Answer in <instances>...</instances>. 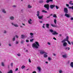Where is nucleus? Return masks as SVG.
Instances as JSON below:
<instances>
[{
	"label": "nucleus",
	"instance_id": "obj_1",
	"mask_svg": "<svg viewBox=\"0 0 73 73\" xmlns=\"http://www.w3.org/2000/svg\"><path fill=\"white\" fill-rule=\"evenodd\" d=\"M35 43H33V44L32 46L33 48H35L36 49H38V46H40V45H39V43L37 42H35Z\"/></svg>",
	"mask_w": 73,
	"mask_h": 73
},
{
	"label": "nucleus",
	"instance_id": "obj_2",
	"mask_svg": "<svg viewBox=\"0 0 73 73\" xmlns=\"http://www.w3.org/2000/svg\"><path fill=\"white\" fill-rule=\"evenodd\" d=\"M37 16L38 17L39 19H42L43 17V15L40 16V11H37V14H36Z\"/></svg>",
	"mask_w": 73,
	"mask_h": 73
},
{
	"label": "nucleus",
	"instance_id": "obj_3",
	"mask_svg": "<svg viewBox=\"0 0 73 73\" xmlns=\"http://www.w3.org/2000/svg\"><path fill=\"white\" fill-rule=\"evenodd\" d=\"M49 31L51 33H53L52 35H58V33L56 32V31H54L52 29H50ZM54 32V33H53Z\"/></svg>",
	"mask_w": 73,
	"mask_h": 73
},
{
	"label": "nucleus",
	"instance_id": "obj_4",
	"mask_svg": "<svg viewBox=\"0 0 73 73\" xmlns=\"http://www.w3.org/2000/svg\"><path fill=\"white\" fill-rule=\"evenodd\" d=\"M44 7L47 9V11L49 9V4H46L44 5Z\"/></svg>",
	"mask_w": 73,
	"mask_h": 73
},
{
	"label": "nucleus",
	"instance_id": "obj_5",
	"mask_svg": "<svg viewBox=\"0 0 73 73\" xmlns=\"http://www.w3.org/2000/svg\"><path fill=\"white\" fill-rule=\"evenodd\" d=\"M40 54H44V53L45 54H48V53H47L46 52H45V51H40Z\"/></svg>",
	"mask_w": 73,
	"mask_h": 73
},
{
	"label": "nucleus",
	"instance_id": "obj_6",
	"mask_svg": "<svg viewBox=\"0 0 73 73\" xmlns=\"http://www.w3.org/2000/svg\"><path fill=\"white\" fill-rule=\"evenodd\" d=\"M64 12L65 13H68V10L67 8H64Z\"/></svg>",
	"mask_w": 73,
	"mask_h": 73
},
{
	"label": "nucleus",
	"instance_id": "obj_7",
	"mask_svg": "<svg viewBox=\"0 0 73 73\" xmlns=\"http://www.w3.org/2000/svg\"><path fill=\"white\" fill-rule=\"evenodd\" d=\"M68 36H67L66 38L64 39V40L62 41V42H65V41H67L68 40Z\"/></svg>",
	"mask_w": 73,
	"mask_h": 73
},
{
	"label": "nucleus",
	"instance_id": "obj_8",
	"mask_svg": "<svg viewBox=\"0 0 73 73\" xmlns=\"http://www.w3.org/2000/svg\"><path fill=\"white\" fill-rule=\"evenodd\" d=\"M56 6L55 5H50V8L51 9H53V8H54V7H55V6Z\"/></svg>",
	"mask_w": 73,
	"mask_h": 73
},
{
	"label": "nucleus",
	"instance_id": "obj_9",
	"mask_svg": "<svg viewBox=\"0 0 73 73\" xmlns=\"http://www.w3.org/2000/svg\"><path fill=\"white\" fill-rule=\"evenodd\" d=\"M51 25L52 27H54V28L56 27V28H58V26L56 25H54L53 23H52L51 24Z\"/></svg>",
	"mask_w": 73,
	"mask_h": 73
},
{
	"label": "nucleus",
	"instance_id": "obj_10",
	"mask_svg": "<svg viewBox=\"0 0 73 73\" xmlns=\"http://www.w3.org/2000/svg\"><path fill=\"white\" fill-rule=\"evenodd\" d=\"M65 16H66V17H68V18H69L70 17V15H69V14H67V13L65 14Z\"/></svg>",
	"mask_w": 73,
	"mask_h": 73
},
{
	"label": "nucleus",
	"instance_id": "obj_11",
	"mask_svg": "<svg viewBox=\"0 0 73 73\" xmlns=\"http://www.w3.org/2000/svg\"><path fill=\"white\" fill-rule=\"evenodd\" d=\"M53 2V0H47L46 1V2L47 3H49V2Z\"/></svg>",
	"mask_w": 73,
	"mask_h": 73
},
{
	"label": "nucleus",
	"instance_id": "obj_12",
	"mask_svg": "<svg viewBox=\"0 0 73 73\" xmlns=\"http://www.w3.org/2000/svg\"><path fill=\"white\" fill-rule=\"evenodd\" d=\"M67 38L68 39L67 40V41L68 44H69V45H71V43H70V42L69 41V36H68V38Z\"/></svg>",
	"mask_w": 73,
	"mask_h": 73
},
{
	"label": "nucleus",
	"instance_id": "obj_13",
	"mask_svg": "<svg viewBox=\"0 0 73 73\" xmlns=\"http://www.w3.org/2000/svg\"><path fill=\"white\" fill-rule=\"evenodd\" d=\"M32 21V19H30V20L28 21L29 24H32V23L31 22V21Z\"/></svg>",
	"mask_w": 73,
	"mask_h": 73
},
{
	"label": "nucleus",
	"instance_id": "obj_14",
	"mask_svg": "<svg viewBox=\"0 0 73 73\" xmlns=\"http://www.w3.org/2000/svg\"><path fill=\"white\" fill-rule=\"evenodd\" d=\"M63 45L64 46H66L67 45V43H66V42H64Z\"/></svg>",
	"mask_w": 73,
	"mask_h": 73
},
{
	"label": "nucleus",
	"instance_id": "obj_15",
	"mask_svg": "<svg viewBox=\"0 0 73 73\" xmlns=\"http://www.w3.org/2000/svg\"><path fill=\"white\" fill-rule=\"evenodd\" d=\"M46 25V27L47 28H49V24H47Z\"/></svg>",
	"mask_w": 73,
	"mask_h": 73
},
{
	"label": "nucleus",
	"instance_id": "obj_16",
	"mask_svg": "<svg viewBox=\"0 0 73 73\" xmlns=\"http://www.w3.org/2000/svg\"><path fill=\"white\" fill-rule=\"evenodd\" d=\"M54 23H55V24H57V20H56V19H55L54 21Z\"/></svg>",
	"mask_w": 73,
	"mask_h": 73
},
{
	"label": "nucleus",
	"instance_id": "obj_17",
	"mask_svg": "<svg viewBox=\"0 0 73 73\" xmlns=\"http://www.w3.org/2000/svg\"><path fill=\"white\" fill-rule=\"evenodd\" d=\"M37 69L40 72H41V68H40L39 67H38L37 68Z\"/></svg>",
	"mask_w": 73,
	"mask_h": 73
},
{
	"label": "nucleus",
	"instance_id": "obj_18",
	"mask_svg": "<svg viewBox=\"0 0 73 73\" xmlns=\"http://www.w3.org/2000/svg\"><path fill=\"white\" fill-rule=\"evenodd\" d=\"M10 19L11 20H14V17H13V16H11V17H10Z\"/></svg>",
	"mask_w": 73,
	"mask_h": 73
},
{
	"label": "nucleus",
	"instance_id": "obj_19",
	"mask_svg": "<svg viewBox=\"0 0 73 73\" xmlns=\"http://www.w3.org/2000/svg\"><path fill=\"white\" fill-rule=\"evenodd\" d=\"M28 8H32V6H31V5H29L27 7Z\"/></svg>",
	"mask_w": 73,
	"mask_h": 73
},
{
	"label": "nucleus",
	"instance_id": "obj_20",
	"mask_svg": "<svg viewBox=\"0 0 73 73\" xmlns=\"http://www.w3.org/2000/svg\"><path fill=\"white\" fill-rule=\"evenodd\" d=\"M7 73H13V71L12 70H10V71L7 72Z\"/></svg>",
	"mask_w": 73,
	"mask_h": 73
},
{
	"label": "nucleus",
	"instance_id": "obj_21",
	"mask_svg": "<svg viewBox=\"0 0 73 73\" xmlns=\"http://www.w3.org/2000/svg\"><path fill=\"white\" fill-rule=\"evenodd\" d=\"M42 12H43V13H46L47 12V11L44 10H42Z\"/></svg>",
	"mask_w": 73,
	"mask_h": 73
},
{
	"label": "nucleus",
	"instance_id": "obj_22",
	"mask_svg": "<svg viewBox=\"0 0 73 73\" xmlns=\"http://www.w3.org/2000/svg\"><path fill=\"white\" fill-rule=\"evenodd\" d=\"M70 66L71 67H73V62H71V64H70Z\"/></svg>",
	"mask_w": 73,
	"mask_h": 73
},
{
	"label": "nucleus",
	"instance_id": "obj_23",
	"mask_svg": "<svg viewBox=\"0 0 73 73\" xmlns=\"http://www.w3.org/2000/svg\"><path fill=\"white\" fill-rule=\"evenodd\" d=\"M53 17H55V18H57V15L56 14H53Z\"/></svg>",
	"mask_w": 73,
	"mask_h": 73
},
{
	"label": "nucleus",
	"instance_id": "obj_24",
	"mask_svg": "<svg viewBox=\"0 0 73 73\" xmlns=\"http://www.w3.org/2000/svg\"><path fill=\"white\" fill-rule=\"evenodd\" d=\"M2 12L3 13H6V11H5V9H3L2 10Z\"/></svg>",
	"mask_w": 73,
	"mask_h": 73
},
{
	"label": "nucleus",
	"instance_id": "obj_25",
	"mask_svg": "<svg viewBox=\"0 0 73 73\" xmlns=\"http://www.w3.org/2000/svg\"><path fill=\"white\" fill-rule=\"evenodd\" d=\"M39 3H44V1H43V0L40 1H39Z\"/></svg>",
	"mask_w": 73,
	"mask_h": 73
},
{
	"label": "nucleus",
	"instance_id": "obj_26",
	"mask_svg": "<svg viewBox=\"0 0 73 73\" xmlns=\"http://www.w3.org/2000/svg\"><path fill=\"white\" fill-rule=\"evenodd\" d=\"M25 68V66L24 65H23L21 67V69H23L24 68Z\"/></svg>",
	"mask_w": 73,
	"mask_h": 73
},
{
	"label": "nucleus",
	"instance_id": "obj_27",
	"mask_svg": "<svg viewBox=\"0 0 73 73\" xmlns=\"http://www.w3.org/2000/svg\"><path fill=\"white\" fill-rule=\"evenodd\" d=\"M62 57L63 58H66V57H67V56H66L65 55H63Z\"/></svg>",
	"mask_w": 73,
	"mask_h": 73
},
{
	"label": "nucleus",
	"instance_id": "obj_28",
	"mask_svg": "<svg viewBox=\"0 0 73 73\" xmlns=\"http://www.w3.org/2000/svg\"><path fill=\"white\" fill-rule=\"evenodd\" d=\"M25 36L24 35H21V37L22 38H24Z\"/></svg>",
	"mask_w": 73,
	"mask_h": 73
},
{
	"label": "nucleus",
	"instance_id": "obj_29",
	"mask_svg": "<svg viewBox=\"0 0 73 73\" xmlns=\"http://www.w3.org/2000/svg\"><path fill=\"white\" fill-rule=\"evenodd\" d=\"M48 59L49 61H50V60H52L51 58L49 57H48Z\"/></svg>",
	"mask_w": 73,
	"mask_h": 73
},
{
	"label": "nucleus",
	"instance_id": "obj_30",
	"mask_svg": "<svg viewBox=\"0 0 73 73\" xmlns=\"http://www.w3.org/2000/svg\"><path fill=\"white\" fill-rule=\"evenodd\" d=\"M48 56L45 54H44V57H47Z\"/></svg>",
	"mask_w": 73,
	"mask_h": 73
},
{
	"label": "nucleus",
	"instance_id": "obj_31",
	"mask_svg": "<svg viewBox=\"0 0 73 73\" xmlns=\"http://www.w3.org/2000/svg\"><path fill=\"white\" fill-rule=\"evenodd\" d=\"M2 66H4V63L3 62H2Z\"/></svg>",
	"mask_w": 73,
	"mask_h": 73
},
{
	"label": "nucleus",
	"instance_id": "obj_32",
	"mask_svg": "<svg viewBox=\"0 0 73 73\" xmlns=\"http://www.w3.org/2000/svg\"><path fill=\"white\" fill-rule=\"evenodd\" d=\"M14 25L16 27H18V25Z\"/></svg>",
	"mask_w": 73,
	"mask_h": 73
},
{
	"label": "nucleus",
	"instance_id": "obj_33",
	"mask_svg": "<svg viewBox=\"0 0 73 73\" xmlns=\"http://www.w3.org/2000/svg\"><path fill=\"white\" fill-rule=\"evenodd\" d=\"M30 35H31V36H33V33H30Z\"/></svg>",
	"mask_w": 73,
	"mask_h": 73
},
{
	"label": "nucleus",
	"instance_id": "obj_34",
	"mask_svg": "<svg viewBox=\"0 0 73 73\" xmlns=\"http://www.w3.org/2000/svg\"><path fill=\"white\" fill-rule=\"evenodd\" d=\"M55 7L57 9H58V7L56 5L55 6Z\"/></svg>",
	"mask_w": 73,
	"mask_h": 73
},
{
	"label": "nucleus",
	"instance_id": "obj_35",
	"mask_svg": "<svg viewBox=\"0 0 73 73\" xmlns=\"http://www.w3.org/2000/svg\"><path fill=\"white\" fill-rule=\"evenodd\" d=\"M72 1H70V2L69 3V4L71 5L72 4Z\"/></svg>",
	"mask_w": 73,
	"mask_h": 73
},
{
	"label": "nucleus",
	"instance_id": "obj_36",
	"mask_svg": "<svg viewBox=\"0 0 73 73\" xmlns=\"http://www.w3.org/2000/svg\"><path fill=\"white\" fill-rule=\"evenodd\" d=\"M33 40H34V39H32L30 40V41L31 42H33Z\"/></svg>",
	"mask_w": 73,
	"mask_h": 73
},
{
	"label": "nucleus",
	"instance_id": "obj_37",
	"mask_svg": "<svg viewBox=\"0 0 73 73\" xmlns=\"http://www.w3.org/2000/svg\"><path fill=\"white\" fill-rule=\"evenodd\" d=\"M29 62H31V60H30V59L29 58Z\"/></svg>",
	"mask_w": 73,
	"mask_h": 73
},
{
	"label": "nucleus",
	"instance_id": "obj_38",
	"mask_svg": "<svg viewBox=\"0 0 73 73\" xmlns=\"http://www.w3.org/2000/svg\"><path fill=\"white\" fill-rule=\"evenodd\" d=\"M13 63H11V66H12V67H13Z\"/></svg>",
	"mask_w": 73,
	"mask_h": 73
},
{
	"label": "nucleus",
	"instance_id": "obj_39",
	"mask_svg": "<svg viewBox=\"0 0 73 73\" xmlns=\"http://www.w3.org/2000/svg\"><path fill=\"white\" fill-rule=\"evenodd\" d=\"M15 38L14 37V38L13 39V41H15Z\"/></svg>",
	"mask_w": 73,
	"mask_h": 73
},
{
	"label": "nucleus",
	"instance_id": "obj_40",
	"mask_svg": "<svg viewBox=\"0 0 73 73\" xmlns=\"http://www.w3.org/2000/svg\"><path fill=\"white\" fill-rule=\"evenodd\" d=\"M18 68H17L15 69V71H17V70H18Z\"/></svg>",
	"mask_w": 73,
	"mask_h": 73
},
{
	"label": "nucleus",
	"instance_id": "obj_41",
	"mask_svg": "<svg viewBox=\"0 0 73 73\" xmlns=\"http://www.w3.org/2000/svg\"><path fill=\"white\" fill-rule=\"evenodd\" d=\"M23 42H24V40H22L21 41V44H23Z\"/></svg>",
	"mask_w": 73,
	"mask_h": 73
},
{
	"label": "nucleus",
	"instance_id": "obj_42",
	"mask_svg": "<svg viewBox=\"0 0 73 73\" xmlns=\"http://www.w3.org/2000/svg\"><path fill=\"white\" fill-rule=\"evenodd\" d=\"M66 6L67 7H69V5L68 4H66Z\"/></svg>",
	"mask_w": 73,
	"mask_h": 73
},
{
	"label": "nucleus",
	"instance_id": "obj_43",
	"mask_svg": "<svg viewBox=\"0 0 73 73\" xmlns=\"http://www.w3.org/2000/svg\"><path fill=\"white\" fill-rule=\"evenodd\" d=\"M26 41L27 42H29V40H26Z\"/></svg>",
	"mask_w": 73,
	"mask_h": 73
},
{
	"label": "nucleus",
	"instance_id": "obj_44",
	"mask_svg": "<svg viewBox=\"0 0 73 73\" xmlns=\"http://www.w3.org/2000/svg\"><path fill=\"white\" fill-rule=\"evenodd\" d=\"M13 7H16V5H13Z\"/></svg>",
	"mask_w": 73,
	"mask_h": 73
},
{
	"label": "nucleus",
	"instance_id": "obj_45",
	"mask_svg": "<svg viewBox=\"0 0 73 73\" xmlns=\"http://www.w3.org/2000/svg\"><path fill=\"white\" fill-rule=\"evenodd\" d=\"M68 8H69V9H72V7H68Z\"/></svg>",
	"mask_w": 73,
	"mask_h": 73
},
{
	"label": "nucleus",
	"instance_id": "obj_46",
	"mask_svg": "<svg viewBox=\"0 0 73 73\" xmlns=\"http://www.w3.org/2000/svg\"><path fill=\"white\" fill-rule=\"evenodd\" d=\"M59 73H62V71L61 70H60L59 71Z\"/></svg>",
	"mask_w": 73,
	"mask_h": 73
},
{
	"label": "nucleus",
	"instance_id": "obj_47",
	"mask_svg": "<svg viewBox=\"0 0 73 73\" xmlns=\"http://www.w3.org/2000/svg\"><path fill=\"white\" fill-rule=\"evenodd\" d=\"M53 38L54 40H57V39H56V38L55 37H54Z\"/></svg>",
	"mask_w": 73,
	"mask_h": 73
},
{
	"label": "nucleus",
	"instance_id": "obj_48",
	"mask_svg": "<svg viewBox=\"0 0 73 73\" xmlns=\"http://www.w3.org/2000/svg\"><path fill=\"white\" fill-rule=\"evenodd\" d=\"M32 73H36V71H33Z\"/></svg>",
	"mask_w": 73,
	"mask_h": 73
},
{
	"label": "nucleus",
	"instance_id": "obj_49",
	"mask_svg": "<svg viewBox=\"0 0 73 73\" xmlns=\"http://www.w3.org/2000/svg\"><path fill=\"white\" fill-rule=\"evenodd\" d=\"M68 50H70V48L68 47Z\"/></svg>",
	"mask_w": 73,
	"mask_h": 73
},
{
	"label": "nucleus",
	"instance_id": "obj_50",
	"mask_svg": "<svg viewBox=\"0 0 73 73\" xmlns=\"http://www.w3.org/2000/svg\"><path fill=\"white\" fill-rule=\"evenodd\" d=\"M48 45H50V43L49 42H48Z\"/></svg>",
	"mask_w": 73,
	"mask_h": 73
},
{
	"label": "nucleus",
	"instance_id": "obj_51",
	"mask_svg": "<svg viewBox=\"0 0 73 73\" xmlns=\"http://www.w3.org/2000/svg\"><path fill=\"white\" fill-rule=\"evenodd\" d=\"M15 36H16V37L17 38H19V36H18L17 35H16Z\"/></svg>",
	"mask_w": 73,
	"mask_h": 73
},
{
	"label": "nucleus",
	"instance_id": "obj_52",
	"mask_svg": "<svg viewBox=\"0 0 73 73\" xmlns=\"http://www.w3.org/2000/svg\"><path fill=\"white\" fill-rule=\"evenodd\" d=\"M71 20H73V17H71Z\"/></svg>",
	"mask_w": 73,
	"mask_h": 73
},
{
	"label": "nucleus",
	"instance_id": "obj_53",
	"mask_svg": "<svg viewBox=\"0 0 73 73\" xmlns=\"http://www.w3.org/2000/svg\"><path fill=\"white\" fill-rule=\"evenodd\" d=\"M22 25H24V26H25V25L23 23H22Z\"/></svg>",
	"mask_w": 73,
	"mask_h": 73
},
{
	"label": "nucleus",
	"instance_id": "obj_54",
	"mask_svg": "<svg viewBox=\"0 0 73 73\" xmlns=\"http://www.w3.org/2000/svg\"><path fill=\"white\" fill-rule=\"evenodd\" d=\"M17 55L18 56H20V54H17Z\"/></svg>",
	"mask_w": 73,
	"mask_h": 73
},
{
	"label": "nucleus",
	"instance_id": "obj_55",
	"mask_svg": "<svg viewBox=\"0 0 73 73\" xmlns=\"http://www.w3.org/2000/svg\"><path fill=\"white\" fill-rule=\"evenodd\" d=\"M40 23H42V21H40Z\"/></svg>",
	"mask_w": 73,
	"mask_h": 73
},
{
	"label": "nucleus",
	"instance_id": "obj_56",
	"mask_svg": "<svg viewBox=\"0 0 73 73\" xmlns=\"http://www.w3.org/2000/svg\"><path fill=\"white\" fill-rule=\"evenodd\" d=\"M18 42L17 41V42H16V44H18Z\"/></svg>",
	"mask_w": 73,
	"mask_h": 73
},
{
	"label": "nucleus",
	"instance_id": "obj_57",
	"mask_svg": "<svg viewBox=\"0 0 73 73\" xmlns=\"http://www.w3.org/2000/svg\"><path fill=\"white\" fill-rule=\"evenodd\" d=\"M9 46H11V44H9Z\"/></svg>",
	"mask_w": 73,
	"mask_h": 73
},
{
	"label": "nucleus",
	"instance_id": "obj_58",
	"mask_svg": "<svg viewBox=\"0 0 73 73\" xmlns=\"http://www.w3.org/2000/svg\"><path fill=\"white\" fill-rule=\"evenodd\" d=\"M53 55H54V56H56V54H53Z\"/></svg>",
	"mask_w": 73,
	"mask_h": 73
},
{
	"label": "nucleus",
	"instance_id": "obj_59",
	"mask_svg": "<svg viewBox=\"0 0 73 73\" xmlns=\"http://www.w3.org/2000/svg\"><path fill=\"white\" fill-rule=\"evenodd\" d=\"M67 49H68V47H66L65 48L66 50H67Z\"/></svg>",
	"mask_w": 73,
	"mask_h": 73
},
{
	"label": "nucleus",
	"instance_id": "obj_60",
	"mask_svg": "<svg viewBox=\"0 0 73 73\" xmlns=\"http://www.w3.org/2000/svg\"><path fill=\"white\" fill-rule=\"evenodd\" d=\"M7 33V32H6V31H5L4 33Z\"/></svg>",
	"mask_w": 73,
	"mask_h": 73
},
{
	"label": "nucleus",
	"instance_id": "obj_61",
	"mask_svg": "<svg viewBox=\"0 0 73 73\" xmlns=\"http://www.w3.org/2000/svg\"><path fill=\"white\" fill-rule=\"evenodd\" d=\"M26 52H28V50H26Z\"/></svg>",
	"mask_w": 73,
	"mask_h": 73
},
{
	"label": "nucleus",
	"instance_id": "obj_62",
	"mask_svg": "<svg viewBox=\"0 0 73 73\" xmlns=\"http://www.w3.org/2000/svg\"><path fill=\"white\" fill-rule=\"evenodd\" d=\"M52 15H53V14H51V15H50V16H52Z\"/></svg>",
	"mask_w": 73,
	"mask_h": 73
},
{
	"label": "nucleus",
	"instance_id": "obj_63",
	"mask_svg": "<svg viewBox=\"0 0 73 73\" xmlns=\"http://www.w3.org/2000/svg\"><path fill=\"white\" fill-rule=\"evenodd\" d=\"M49 17H50V16H48V17H47V18H49Z\"/></svg>",
	"mask_w": 73,
	"mask_h": 73
},
{
	"label": "nucleus",
	"instance_id": "obj_64",
	"mask_svg": "<svg viewBox=\"0 0 73 73\" xmlns=\"http://www.w3.org/2000/svg\"><path fill=\"white\" fill-rule=\"evenodd\" d=\"M46 64H48V62H46Z\"/></svg>",
	"mask_w": 73,
	"mask_h": 73
}]
</instances>
